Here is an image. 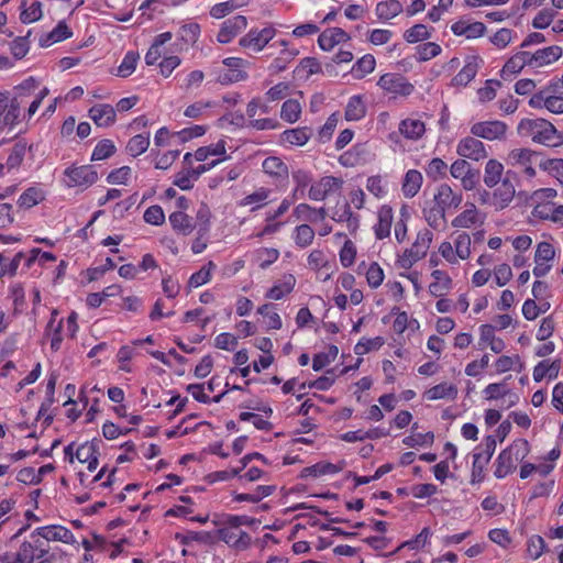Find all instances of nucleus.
Listing matches in <instances>:
<instances>
[{
    "label": "nucleus",
    "mask_w": 563,
    "mask_h": 563,
    "mask_svg": "<svg viewBox=\"0 0 563 563\" xmlns=\"http://www.w3.org/2000/svg\"><path fill=\"white\" fill-rule=\"evenodd\" d=\"M148 146H150V136L143 135V134H137L129 141V143L126 145V150L133 157H136V156L143 154L148 148Z\"/></svg>",
    "instance_id": "50"
},
{
    "label": "nucleus",
    "mask_w": 563,
    "mask_h": 563,
    "mask_svg": "<svg viewBox=\"0 0 563 563\" xmlns=\"http://www.w3.org/2000/svg\"><path fill=\"white\" fill-rule=\"evenodd\" d=\"M350 35L340 27H331L324 30L318 38V44L323 51H331L336 44L346 42Z\"/></svg>",
    "instance_id": "18"
},
{
    "label": "nucleus",
    "mask_w": 563,
    "mask_h": 563,
    "mask_svg": "<svg viewBox=\"0 0 563 563\" xmlns=\"http://www.w3.org/2000/svg\"><path fill=\"white\" fill-rule=\"evenodd\" d=\"M507 131V125L501 121H484L472 125L471 133L476 137L489 141L501 139Z\"/></svg>",
    "instance_id": "10"
},
{
    "label": "nucleus",
    "mask_w": 563,
    "mask_h": 563,
    "mask_svg": "<svg viewBox=\"0 0 563 563\" xmlns=\"http://www.w3.org/2000/svg\"><path fill=\"white\" fill-rule=\"evenodd\" d=\"M457 396V387L453 384L441 383L424 391L423 397L428 400L449 399L454 400Z\"/></svg>",
    "instance_id": "25"
},
{
    "label": "nucleus",
    "mask_w": 563,
    "mask_h": 563,
    "mask_svg": "<svg viewBox=\"0 0 563 563\" xmlns=\"http://www.w3.org/2000/svg\"><path fill=\"white\" fill-rule=\"evenodd\" d=\"M446 169H448L446 163L443 159L435 157L429 162V164L426 168V173H427L428 177L437 180V179L445 176Z\"/></svg>",
    "instance_id": "63"
},
{
    "label": "nucleus",
    "mask_w": 563,
    "mask_h": 563,
    "mask_svg": "<svg viewBox=\"0 0 563 563\" xmlns=\"http://www.w3.org/2000/svg\"><path fill=\"white\" fill-rule=\"evenodd\" d=\"M423 177L419 170L409 169L404 178L401 190L406 198L415 197L421 188Z\"/></svg>",
    "instance_id": "27"
},
{
    "label": "nucleus",
    "mask_w": 563,
    "mask_h": 563,
    "mask_svg": "<svg viewBox=\"0 0 563 563\" xmlns=\"http://www.w3.org/2000/svg\"><path fill=\"white\" fill-rule=\"evenodd\" d=\"M257 313L262 314L265 318L266 324L269 329L278 330L282 328V319L279 314L276 311H274L273 305L265 303L257 309Z\"/></svg>",
    "instance_id": "51"
},
{
    "label": "nucleus",
    "mask_w": 563,
    "mask_h": 563,
    "mask_svg": "<svg viewBox=\"0 0 563 563\" xmlns=\"http://www.w3.org/2000/svg\"><path fill=\"white\" fill-rule=\"evenodd\" d=\"M426 131L424 123L418 119H406L399 124V132L410 140L420 139Z\"/></svg>",
    "instance_id": "36"
},
{
    "label": "nucleus",
    "mask_w": 563,
    "mask_h": 563,
    "mask_svg": "<svg viewBox=\"0 0 563 563\" xmlns=\"http://www.w3.org/2000/svg\"><path fill=\"white\" fill-rule=\"evenodd\" d=\"M271 189L265 187L257 188L254 192L245 196L241 201L240 206L246 207V206H253L252 211H255L260 208H262L266 200L268 199L271 195Z\"/></svg>",
    "instance_id": "41"
},
{
    "label": "nucleus",
    "mask_w": 563,
    "mask_h": 563,
    "mask_svg": "<svg viewBox=\"0 0 563 563\" xmlns=\"http://www.w3.org/2000/svg\"><path fill=\"white\" fill-rule=\"evenodd\" d=\"M311 136L308 128L287 130L283 133V140L291 145H305Z\"/></svg>",
    "instance_id": "47"
},
{
    "label": "nucleus",
    "mask_w": 563,
    "mask_h": 563,
    "mask_svg": "<svg viewBox=\"0 0 563 563\" xmlns=\"http://www.w3.org/2000/svg\"><path fill=\"white\" fill-rule=\"evenodd\" d=\"M218 537L227 544L241 550L246 549L251 543L250 534L241 529L222 527L218 530Z\"/></svg>",
    "instance_id": "16"
},
{
    "label": "nucleus",
    "mask_w": 563,
    "mask_h": 563,
    "mask_svg": "<svg viewBox=\"0 0 563 563\" xmlns=\"http://www.w3.org/2000/svg\"><path fill=\"white\" fill-rule=\"evenodd\" d=\"M292 179L296 183V188L294 190V198H299L303 196L305 188L311 183V175L302 169H298L292 173Z\"/></svg>",
    "instance_id": "54"
},
{
    "label": "nucleus",
    "mask_w": 563,
    "mask_h": 563,
    "mask_svg": "<svg viewBox=\"0 0 563 563\" xmlns=\"http://www.w3.org/2000/svg\"><path fill=\"white\" fill-rule=\"evenodd\" d=\"M209 156H225V142L220 140L216 144L199 147L195 152V159L198 162L206 161Z\"/></svg>",
    "instance_id": "45"
},
{
    "label": "nucleus",
    "mask_w": 563,
    "mask_h": 563,
    "mask_svg": "<svg viewBox=\"0 0 563 563\" xmlns=\"http://www.w3.org/2000/svg\"><path fill=\"white\" fill-rule=\"evenodd\" d=\"M432 240L433 234L430 230H420L411 247L406 250L404 254L400 256V266L402 268H410L416 262L424 257L432 243Z\"/></svg>",
    "instance_id": "3"
},
{
    "label": "nucleus",
    "mask_w": 563,
    "mask_h": 563,
    "mask_svg": "<svg viewBox=\"0 0 563 563\" xmlns=\"http://www.w3.org/2000/svg\"><path fill=\"white\" fill-rule=\"evenodd\" d=\"M431 36L430 32L428 31L427 26L423 24H416L412 27L408 29L405 34L404 38L408 43H417L420 41H424Z\"/></svg>",
    "instance_id": "57"
},
{
    "label": "nucleus",
    "mask_w": 563,
    "mask_h": 563,
    "mask_svg": "<svg viewBox=\"0 0 563 563\" xmlns=\"http://www.w3.org/2000/svg\"><path fill=\"white\" fill-rule=\"evenodd\" d=\"M432 278L434 282H432L429 285V291L434 297H441L444 295V292L450 288L451 279L446 275V273L435 269L431 273Z\"/></svg>",
    "instance_id": "40"
},
{
    "label": "nucleus",
    "mask_w": 563,
    "mask_h": 563,
    "mask_svg": "<svg viewBox=\"0 0 563 563\" xmlns=\"http://www.w3.org/2000/svg\"><path fill=\"white\" fill-rule=\"evenodd\" d=\"M344 466H345V463L343 461L339 462L338 464H332L329 462H319L314 465L306 467L303 470V475L318 477V476L328 475V474H336L340 471H342Z\"/></svg>",
    "instance_id": "35"
},
{
    "label": "nucleus",
    "mask_w": 563,
    "mask_h": 563,
    "mask_svg": "<svg viewBox=\"0 0 563 563\" xmlns=\"http://www.w3.org/2000/svg\"><path fill=\"white\" fill-rule=\"evenodd\" d=\"M481 59L477 56H470L466 58L464 67L452 79L453 86H466L471 82L479 68Z\"/></svg>",
    "instance_id": "21"
},
{
    "label": "nucleus",
    "mask_w": 563,
    "mask_h": 563,
    "mask_svg": "<svg viewBox=\"0 0 563 563\" xmlns=\"http://www.w3.org/2000/svg\"><path fill=\"white\" fill-rule=\"evenodd\" d=\"M176 539L184 545H189L191 542H199L203 544H211L214 542L213 534L207 531H188L185 534L177 533Z\"/></svg>",
    "instance_id": "44"
},
{
    "label": "nucleus",
    "mask_w": 563,
    "mask_h": 563,
    "mask_svg": "<svg viewBox=\"0 0 563 563\" xmlns=\"http://www.w3.org/2000/svg\"><path fill=\"white\" fill-rule=\"evenodd\" d=\"M276 30L272 26L263 30H251L240 40V45L252 52H261L264 46L275 36Z\"/></svg>",
    "instance_id": "7"
},
{
    "label": "nucleus",
    "mask_w": 563,
    "mask_h": 563,
    "mask_svg": "<svg viewBox=\"0 0 563 563\" xmlns=\"http://www.w3.org/2000/svg\"><path fill=\"white\" fill-rule=\"evenodd\" d=\"M332 219L336 222H346L347 229L351 232H354L358 227V217L352 212L351 207L346 201L336 206V209L332 214Z\"/></svg>",
    "instance_id": "31"
},
{
    "label": "nucleus",
    "mask_w": 563,
    "mask_h": 563,
    "mask_svg": "<svg viewBox=\"0 0 563 563\" xmlns=\"http://www.w3.org/2000/svg\"><path fill=\"white\" fill-rule=\"evenodd\" d=\"M73 32L66 25L64 21H60L49 33L40 38V45L42 47H48L54 43L69 38Z\"/></svg>",
    "instance_id": "32"
},
{
    "label": "nucleus",
    "mask_w": 563,
    "mask_h": 563,
    "mask_svg": "<svg viewBox=\"0 0 563 563\" xmlns=\"http://www.w3.org/2000/svg\"><path fill=\"white\" fill-rule=\"evenodd\" d=\"M455 254L461 260H466L471 255V238L467 233H460L455 241Z\"/></svg>",
    "instance_id": "59"
},
{
    "label": "nucleus",
    "mask_w": 563,
    "mask_h": 563,
    "mask_svg": "<svg viewBox=\"0 0 563 563\" xmlns=\"http://www.w3.org/2000/svg\"><path fill=\"white\" fill-rule=\"evenodd\" d=\"M385 343L384 338L376 336L372 339L363 338L354 347V352L357 355H363L372 350H378Z\"/></svg>",
    "instance_id": "56"
},
{
    "label": "nucleus",
    "mask_w": 563,
    "mask_h": 563,
    "mask_svg": "<svg viewBox=\"0 0 563 563\" xmlns=\"http://www.w3.org/2000/svg\"><path fill=\"white\" fill-rule=\"evenodd\" d=\"M451 31L456 36H465L466 38H477L485 34L486 26L482 22H468L467 20H459L451 25Z\"/></svg>",
    "instance_id": "17"
},
{
    "label": "nucleus",
    "mask_w": 563,
    "mask_h": 563,
    "mask_svg": "<svg viewBox=\"0 0 563 563\" xmlns=\"http://www.w3.org/2000/svg\"><path fill=\"white\" fill-rule=\"evenodd\" d=\"M529 453V443L527 440H515L507 449L500 452L496 461L494 475L497 478H504L517 467Z\"/></svg>",
    "instance_id": "2"
},
{
    "label": "nucleus",
    "mask_w": 563,
    "mask_h": 563,
    "mask_svg": "<svg viewBox=\"0 0 563 563\" xmlns=\"http://www.w3.org/2000/svg\"><path fill=\"white\" fill-rule=\"evenodd\" d=\"M504 165L497 159H489L484 168L483 181L488 188L496 187L503 180Z\"/></svg>",
    "instance_id": "26"
},
{
    "label": "nucleus",
    "mask_w": 563,
    "mask_h": 563,
    "mask_svg": "<svg viewBox=\"0 0 563 563\" xmlns=\"http://www.w3.org/2000/svg\"><path fill=\"white\" fill-rule=\"evenodd\" d=\"M538 154L528 148H515L509 152L507 156V164L514 167H526L529 164H534Z\"/></svg>",
    "instance_id": "29"
},
{
    "label": "nucleus",
    "mask_w": 563,
    "mask_h": 563,
    "mask_svg": "<svg viewBox=\"0 0 563 563\" xmlns=\"http://www.w3.org/2000/svg\"><path fill=\"white\" fill-rule=\"evenodd\" d=\"M41 200V191L36 188H29L19 197L18 205L21 208L29 209L37 205Z\"/></svg>",
    "instance_id": "62"
},
{
    "label": "nucleus",
    "mask_w": 563,
    "mask_h": 563,
    "mask_svg": "<svg viewBox=\"0 0 563 563\" xmlns=\"http://www.w3.org/2000/svg\"><path fill=\"white\" fill-rule=\"evenodd\" d=\"M40 82L34 77H29L14 88V96L11 99H16L19 102V112L25 103V99L31 97L37 90Z\"/></svg>",
    "instance_id": "28"
},
{
    "label": "nucleus",
    "mask_w": 563,
    "mask_h": 563,
    "mask_svg": "<svg viewBox=\"0 0 563 563\" xmlns=\"http://www.w3.org/2000/svg\"><path fill=\"white\" fill-rule=\"evenodd\" d=\"M512 173L508 170L501 180V185L493 192V206L496 209H505L514 200L516 188L511 181Z\"/></svg>",
    "instance_id": "11"
},
{
    "label": "nucleus",
    "mask_w": 563,
    "mask_h": 563,
    "mask_svg": "<svg viewBox=\"0 0 563 563\" xmlns=\"http://www.w3.org/2000/svg\"><path fill=\"white\" fill-rule=\"evenodd\" d=\"M517 130L519 135L531 137L533 142L547 146H558L563 143V134L559 133L545 119H522Z\"/></svg>",
    "instance_id": "1"
},
{
    "label": "nucleus",
    "mask_w": 563,
    "mask_h": 563,
    "mask_svg": "<svg viewBox=\"0 0 563 563\" xmlns=\"http://www.w3.org/2000/svg\"><path fill=\"white\" fill-rule=\"evenodd\" d=\"M240 0H229L214 4L210 10V15L214 19H221L231 13L234 9L241 5Z\"/></svg>",
    "instance_id": "55"
},
{
    "label": "nucleus",
    "mask_w": 563,
    "mask_h": 563,
    "mask_svg": "<svg viewBox=\"0 0 563 563\" xmlns=\"http://www.w3.org/2000/svg\"><path fill=\"white\" fill-rule=\"evenodd\" d=\"M36 533L47 541H60L64 543L75 542L73 532L62 526L41 527L36 529Z\"/></svg>",
    "instance_id": "19"
},
{
    "label": "nucleus",
    "mask_w": 563,
    "mask_h": 563,
    "mask_svg": "<svg viewBox=\"0 0 563 563\" xmlns=\"http://www.w3.org/2000/svg\"><path fill=\"white\" fill-rule=\"evenodd\" d=\"M115 152V146L110 140L100 141L91 155L92 161H102L110 157Z\"/></svg>",
    "instance_id": "58"
},
{
    "label": "nucleus",
    "mask_w": 563,
    "mask_h": 563,
    "mask_svg": "<svg viewBox=\"0 0 563 563\" xmlns=\"http://www.w3.org/2000/svg\"><path fill=\"white\" fill-rule=\"evenodd\" d=\"M140 59L137 52L129 51L117 70V76L125 78L132 75L136 68V64Z\"/></svg>",
    "instance_id": "48"
},
{
    "label": "nucleus",
    "mask_w": 563,
    "mask_h": 563,
    "mask_svg": "<svg viewBox=\"0 0 563 563\" xmlns=\"http://www.w3.org/2000/svg\"><path fill=\"white\" fill-rule=\"evenodd\" d=\"M216 269V264L210 261L189 278V286L199 287L207 284L211 278V272Z\"/></svg>",
    "instance_id": "49"
},
{
    "label": "nucleus",
    "mask_w": 563,
    "mask_h": 563,
    "mask_svg": "<svg viewBox=\"0 0 563 563\" xmlns=\"http://www.w3.org/2000/svg\"><path fill=\"white\" fill-rule=\"evenodd\" d=\"M342 180L333 176H324L316 184L311 185L308 196L311 200L321 201L334 189L340 188Z\"/></svg>",
    "instance_id": "15"
},
{
    "label": "nucleus",
    "mask_w": 563,
    "mask_h": 563,
    "mask_svg": "<svg viewBox=\"0 0 563 563\" xmlns=\"http://www.w3.org/2000/svg\"><path fill=\"white\" fill-rule=\"evenodd\" d=\"M296 285V278L292 275H285L284 278L274 285L268 292L266 294V297L273 300H279L284 296L290 294Z\"/></svg>",
    "instance_id": "38"
},
{
    "label": "nucleus",
    "mask_w": 563,
    "mask_h": 563,
    "mask_svg": "<svg viewBox=\"0 0 563 563\" xmlns=\"http://www.w3.org/2000/svg\"><path fill=\"white\" fill-rule=\"evenodd\" d=\"M314 238V231L313 229L308 224H300L296 227L295 229V243L299 247H307L309 246Z\"/></svg>",
    "instance_id": "52"
},
{
    "label": "nucleus",
    "mask_w": 563,
    "mask_h": 563,
    "mask_svg": "<svg viewBox=\"0 0 563 563\" xmlns=\"http://www.w3.org/2000/svg\"><path fill=\"white\" fill-rule=\"evenodd\" d=\"M456 153L461 157L476 162L488 156L484 143L473 136L462 139L456 146Z\"/></svg>",
    "instance_id": "8"
},
{
    "label": "nucleus",
    "mask_w": 563,
    "mask_h": 563,
    "mask_svg": "<svg viewBox=\"0 0 563 563\" xmlns=\"http://www.w3.org/2000/svg\"><path fill=\"white\" fill-rule=\"evenodd\" d=\"M402 12V4L398 0L382 1L376 4L375 13L382 21H388Z\"/></svg>",
    "instance_id": "34"
},
{
    "label": "nucleus",
    "mask_w": 563,
    "mask_h": 563,
    "mask_svg": "<svg viewBox=\"0 0 563 563\" xmlns=\"http://www.w3.org/2000/svg\"><path fill=\"white\" fill-rule=\"evenodd\" d=\"M366 113V107L360 96H353L350 98L345 108V119L347 121H358Z\"/></svg>",
    "instance_id": "42"
},
{
    "label": "nucleus",
    "mask_w": 563,
    "mask_h": 563,
    "mask_svg": "<svg viewBox=\"0 0 563 563\" xmlns=\"http://www.w3.org/2000/svg\"><path fill=\"white\" fill-rule=\"evenodd\" d=\"M263 170L276 179H286L288 177L287 165L276 156H269L262 164Z\"/></svg>",
    "instance_id": "30"
},
{
    "label": "nucleus",
    "mask_w": 563,
    "mask_h": 563,
    "mask_svg": "<svg viewBox=\"0 0 563 563\" xmlns=\"http://www.w3.org/2000/svg\"><path fill=\"white\" fill-rule=\"evenodd\" d=\"M540 167L549 172L563 184V158H553L540 163Z\"/></svg>",
    "instance_id": "64"
},
{
    "label": "nucleus",
    "mask_w": 563,
    "mask_h": 563,
    "mask_svg": "<svg viewBox=\"0 0 563 563\" xmlns=\"http://www.w3.org/2000/svg\"><path fill=\"white\" fill-rule=\"evenodd\" d=\"M25 152H26V145L24 143L14 144L11 153L9 154V156L7 158L5 167L8 169H13V168L19 167L24 159Z\"/></svg>",
    "instance_id": "53"
},
{
    "label": "nucleus",
    "mask_w": 563,
    "mask_h": 563,
    "mask_svg": "<svg viewBox=\"0 0 563 563\" xmlns=\"http://www.w3.org/2000/svg\"><path fill=\"white\" fill-rule=\"evenodd\" d=\"M377 85L387 93L407 97L412 93L415 87L401 74L387 73L380 76Z\"/></svg>",
    "instance_id": "4"
},
{
    "label": "nucleus",
    "mask_w": 563,
    "mask_h": 563,
    "mask_svg": "<svg viewBox=\"0 0 563 563\" xmlns=\"http://www.w3.org/2000/svg\"><path fill=\"white\" fill-rule=\"evenodd\" d=\"M562 54L563 49L558 45L548 46L538 49L534 53L529 52L530 67L540 68L548 66L561 58Z\"/></svg>",
    "instance_id": "14"
},
{
    "label": "nucleus",
    "mask_w": 563,
    "mask_h": 563,
    "mask_svg": "<svg viewBox=\"0 0 563 563\" xmlns=\"http://www.w3.org/2000/svg\"><path fill=\"white\" fill-rule=\"evenodd\" d=\"M393 209L389 206H382L378 210V222L374 227L375 235L378 240H383L390 234L393 223Z\"/></svg>",
    "instance_id": "24"
},
{
    "label": "nucleus",
    "mask_w": 563,
    "mask_h": 563,
    "mask_svg": "<svg viewBox=\"0 0 563 563\" xmlns=\"http://www.w3.org/2000/svg\"><path fill=\"white\" fill-rule=\"evenodd\" d=\"M64 174L68 178V187H89L98 180V173L90 165L68 167Z\"/></svg>",
    "instance_id": "5"
},
{
    "label": "nucleus",
    "mask_w": 563,
    "mask_h": 563,
    "mask_svg": "<svg viewBox=\"0 0 563 563\" xmlns=\"http://www.w3.org/2000/svg\"><path fill=\"white\" fill-rule=\"evenodd\" d=\"M301 114V106L296 99L286 100L280 110V118L289 123H295Z\"/></svg>",
    "instance_id": "46"
},
{
    "label": "nucleus",
    "mask_w": 563,
    "mask_h": 563,
    "mask_svg": "<svg viewBox=\"0 0 563 563\" xmlns=\"http://www.w3.org/2000/svg\"><path fill=\"white\" fill-rule=\"evenodd\" d=\"M57 311L53 310L51 319L46 325L45 334L51 336V347L53 351H57L60 347L63 338H62V329H63V319L56 320Z\"/></svg>",
    "instance_id": "33"
},
{
    "label": "nucleus",
    "mask_w": 563,
    "mask_h": 563,
    "mask_svg": "<svg viewBox=\"0 0 563 563\" xmlns=\"http://www.w3.org/2000/svg\"><path fill=\"white\" fill-rule=\"evenodd\" d=\"M169 222L174 230L177 232L188 235L195 229L192 218L183 211H175L169 216Z\"/></svg>",
    "instance_id": "37"
},
{
    "label": "nucleus",
    "mask_w": 563,
    "mask_h": 563,
    "mask_svg": "<svg viewBox=\"0 0 563 563\" xmlns=\"http://www.w3.org/2000/svg\"><path fill=\"white\" fill-rule=\"evenodd\" d=\"M45 550L35 553V548L30 542H23L16 552H5L0 555L1 563H33L35 559H41Z\"/></svg>",
    "instance_id": "9"
},
{
    "label": "nucleus",
    "mask_w": 563,
    "mask_h": 563,
    "mask_svg": "<svg viewBox=\"0 0 563 563\" xmlns=\"http://www.w3.org/2000/svg\"><path fill=\"white\" fill-rule=\"evenodd\" d=\"M173 37V34L170 32H165L162 34H158L152 46L148 48L146 55H145V63L147 65H154L162 56L166 55V49L164 48V45L169 42Z\"/></svg>",
    "instance_id": "23"
},
{
    "label": "nucleus",
    "mask_w": 563,
    "mask_h": 563,
    "mask_svg": "<svg viewBox=\"0 0 563 563\" xmlns=\"http://www.w3.org/2000/svg\"><path fill=\"white\" fill-rule=\"evenodd\" d=\"M376 62L373 55L366 54L362 58H360L355 65L353 66V71L357 77H364L365 75L372 73L375 68Z\"/></svg>",
    "instance_id": "60"
},
{
    "label": "nucleus",
    "mask_w": 563,
    "mask_h": 563,
    "mask_svg": "<svg viewBox=\"0 0 563 563\" xmlns=\"http://www.w3.org/2000/svg\"><path fill=\"white\" fill-rule=\"evenodd\" d=\"M19 102L9 99L7 92L0 91V131L10 130L20 122Z\"/></svg>",
    "instance_id": "6"
},
{
    "label": "nucleus",
    "mask_w": 563,
    "mask_h": 563,
    "mask_svg": "<svg viewBox=\"0 0 563 563\" xmlns=\"http://www.w3.org/2000/svg\"><path fill=\"white\" fill-rule=\"evenodd\" d=\"M525 66L530 67L529 52L520 51L512 55L501 69V77L506 79L508 76L519 74Z\"/></svg>",
    "instance_id": "22"
},
{
    "label": "nucleus",
    "mask_w": 563,
    "mask_h": 563,
    "mask_svg": "<svg viewBox=\"0 0 563 563\" xmlns=\"http://www.w3.org/2000/svg\"><path fill=\"white\" fill-rule=\"evenodd\" d=\"M89 117L99 128H108L115 121V111L110 104H96L90 108Z\"/></svg>",
    "instance_id": "20"
},
{
    "label": "nucleus",
    "mask_w": 563,
    "mask_h": 563,
    "mask_svg": "<svg viewBox=\"0 0 563 563\" xmlns=\"http://www.w3.org/2000/svg\"><path fill=\"white\" fill-rule=\"evenodd\" d=\"M43 15L42 3L34 1L29 8L22 10L20 20L24 24L33 23L38 21Z\"/></svg>",
    "instance_id": "61"
},
{
    "label": "nucleus",
    "mask_w": 563,
    "mask_h": 563,
    "mask_svg": "<svg viewBox=\"0 0 563 563\" xmlns=\"http://www.w3.org/2000/svg\"><path fill=\"white\" fill-rule=\"evenodd\" d=\"M462 200V194L454 191L448 184H441L434 194V202L445 212L457 209Z\"/></svg>",
    "instance_id": "12"
},
{
    "label": "nucleus",
    "mask_w": 563,
    "mask_h": 563,
    "mask_svg": "<svg viewBox=\"0 0 563 563\" xmlns=\"http://www.w3.org/2000/svg\"><path fill=\"white\" fill-rule=\"evenodd\" d=\"M247 20L244 15H235L225 20L217 35V40L227 44L232 41L240 32L246 29Z\"/></svg>",
    "instance_id": "13"
},
{
    "label": "nucleus",
    "mask_w": 563,
    "mask_h": 563,
    "mask_svg": "<svg viewBox=\"0 0 563 563\" xmlns=\"http://www.w3.org/2000/svg\"><path fill=\"white\" fill-rule=\"evenodd\" d=\"M445 211L434 202L430 208L423 210L424 219L434 230H444L446 227Z\"/></svg>",
    "instance_id": "39"
},
{
    "label": "nucleus",
    "mask_w": 563,
    "mask_h": 563,
    "mask_svg": "<svg viewBox=\"0 0 563 563\" xmlns=\"http://www.w3.org/2000/svg\"><path fill=\"white\" fill-rule=\"evenodd\" d=\"M478 221L477 209L474 203H468L467 209L461 212L452 221L454 228H471Z\"/></svg>",
    "instance_id": "43"
}]
</instances>
